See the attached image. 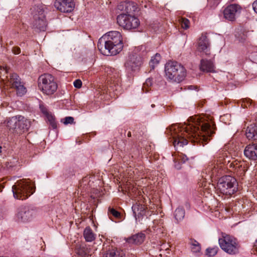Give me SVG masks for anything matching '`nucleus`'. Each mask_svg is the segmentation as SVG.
I'll return each instance as SVG.
<instances>
[{"mask_svg": "<svg viewBox=\"0 0 257 257\" xmlns=\"http://www.w3.org/2000/svg\"><path fill=\"white\" fill-rule=\"evenodd\" d=\"M41 110L42 112L43 113V111H48L47 110L46 108H41Z\"/></svg>", "mask_w": 257, "mask_h": 257, "instance_id": "44", "label": "nucleus"}, {"mask_svg": "<svg viewBox=\"0 0 257 257\" xmlns=\"http://www.w3.org/2000/svg\"><path fill=\"white\" fill-rule=\"evenodd\" d=\"M241 7L237 4H231L226 7L223 10V17L225 20L234 21L240 15Z\"/></svg>", "mask_w": 257, "mask_h": 257, "instance_id": "12", "label": "nucleus"}, {"mask_svg": "<svg viewBox=\"0 0 257 257\" xmlns=\"http://www.w3.org/2000/svg\"><path fill=\"white\" fill-rule=\"evenodd\" d=\"M197 50L202 55H208L210 54V43L205 35H202L198 42Z\"/></svg>", "mask_w": 257, "mask_h": 257, "instance_id": "16", "label": "nucleus"}, {"mask_svg": "<svg viewBox=\"0 0 257 257\" xmlns=\"http://www.w3.org/2000/svg\"><path fill=\"white\" fill-rule=\"evenodd\" d=\"M161 56L158 53H156L154 56L152 57L149 63L152 69H154L156 66L159 64L161 60Z\"/></svg>", "mask_w": 257, "mask_h": 257, "instance_id": "30", "label": "nucleus"}, {"mask_svg": "<svg viewBox=\"0 0 257 257\" xmlns=\"http://www.w3.org/2000/svg\"><path fill=\"white\" fill-rule=\"evenodd\" d=\"M246 136L249 140H257V124H252L247 127Z\"/></svg>", "mask_w": 257, "mask_h": 257, "instance_id": "24", "label": "nucleus"}, {"mask_svg": "<svg viewBox=\"0 0 257 257\" xmlns=\"http://www.w3.org/2000/svg\"><path fill=\"white\" fill-rule=\"evenodd\" d=\"M117 23L125 30H131L137 29L140 25L139 20L132 14L122 13L117 17Z\"/></svg>", "mask_w": 257, "mask_h": 257, "instance_id": "10", "label": "nucleus"}, {"mask_svg": "<svg viewBox=\"0 0 257 257\" xmlns=\"http://www.w3.org/2000/svg\"><path fill=\"white\" fill-rule=\"evenodd\" d=\"M185 210L183 207H179L174 211V215L177 222L182 221L185 216Z\"/></svg>", "mask_w": 257, "mask_h": 257, "instance_id": "28", "label": "nucleus"}, {"mask_svg": "<svg viewBox=\"0 0 257 257\" xmlns=\"http://www.w3.org/2000/svg\"><path fill=\"white\" fill-rule=\"evenodd\" d=\"M12 52L15 54H19L21 53V49L18 47H14L12 48Z\"/></svg>", "mask_w": 257, "mask_h": 257, "instance_id": "40", "label": "nucleus"}, {"mask_svg": "<svg viewBox=\"0 0 257 257\" xmlns=\"http://www.w3.org/2000/svg\"><path fill=\"white\" fill-rule=\"evenodd\" d=\"M118 9L123 11L124 14H132L136 11L137 7L133 2H124L120 3L118 6Z\"/></svg>", "mask_w": 257, "mask_h": 257, "instance_id": "18", "label": "nucleus"}, {"mask_svg": "<svg viewBox=\"0 0 257 257\" xmlns=\"http://www.w3.org/2000/svg\"><path fill=\"white\" fill-rule=\"evenodd\" d=\"M2 148L0 146V153L2 152Z\"/></svg>", "mask_w": 257, "mask_h": 257, "instance_id": "46", "label": "nucleus"}, {"mask_svg": "<svg viewBox=\"0 0 257 257\" xmlns=\"http://www.w3.org/2000/svg\"><path fill=\"white\" fill-rule=\"evenodd\" d=\"M191 250L193 252L197 253L199 252L201 250V246L200 244L195 240H191Z\"/></svg>", "mask_w": 257, "mask_h": 257, "instance_id": "32", "label": "nucleus"}, {"mask_svg": "<svg viewBox=\"0 0 257 257\" xmlns=\"http://www.w3.org/2000/svg\"><path fill=\"white\" fill-rule=\"evenodd\" d=\"M127 137H131V132H128V134H127Z\"/></svg>", "mask_w": 257, "mask_h": 257, "instance_id": "45", "label": "nucleus"}, {"mask_svg": "<svg viewBox=\"0 0 257 257\" xmlns=\"http://www.w3.org/2000/svg\"><path fill=\"white\" fill-rule=\"evenodd\" d=\"M83 236L87 242H92L95 240L96 234L89 227H86L83 231Z\"/></svg>", "mask_w": 257, "mask_h": 257, "instance_id": "25", "label": "nucleus"}, {"mask_svg": "<svg viewBox=\"0 0 257 257\" xmlns=\"http://www.w3.org/2000/svg\"><path fill=\"white\" fill-rule=\"evenodd\" d=\"M74 86L77 88H79L82 86V82L79 79H77L73 82Z\"/></svg>", "mask_w": 257, "mask_h": 257, "instance_id": "39", "label": "nucleus"}, {"mask_svg": "<svg viewBox=\"0 0 257 257\" xmlns=\"http://www.w3.org/2000/svg\"><path fill=\"white\" fill-rule=\"evenodd\" d=\"M178 160L181 162L184 163L188 159L185 155L181 154L178 155Z\"/></svg>", "mask_w": 257, "mask_h": 257, "instance_id": "38", "label": "nucleus"}, {"mask_svg": "<svg viewBox=\"0 0 257 257\" xmlns=\"http://www.w3.org/2000/svg\"><path fill=\"white\" fill-rule=\"evenodd\" d=\"M65 124H72L74 122V118L71 116H67L63 119L62 121Z\"/></svg>", "mask_w": 257, "mask_h": 257, "instance_id": "37", "label": "nucleus"}, {"mask_svg": "<svg viewBox=\"0 0 257 257\" xmlns=\"http://www.w3.org/2000/svg\"><path fill=\"white\" fill-rule=\"evenodd\" d=\"M252 6L254 12L257 14V0L252 3Z\"/></svg>", "mask_w": 257, "mask_h": 257, "instance_id": "41", "label": "nucleus"}, {"mask_svg": "<svg viewBox=\"0 0 257 257\" xmlns=\"http://www.w3.org/2000/svg\"><path fill=\"white\" fill-rule=\"evenodd\" d=\"M244 155L248 158L257 160V144H252L247 145L244 150Z\"/></svg>", "mask_w": 257, "mask_h": 257, "instance_id": "19", "label": "nucleus"}, {"mask_svg": "<svg viewBox=\"0 0 257 257\" xmlns=\"http://www.w3.org/2000/svg\"><path fill=\"white\" fill-rule=\"evenodd\" d=\"M10 83L12 88L16 89L17 94L19 96H23L26 93V88L24 86L19 76L16 73L10 75Z\"/></svg>", "mask_w": 257, "mask_h": 257, "instance_id": "13", "label": "nucleus"}, {"mask_svg": "<svg viewBox=\"0 0 257 257\" xmlns=\"http://www.w3.org/2000/svg\"><path fill=\"white\" fill-rule=\"evenodd\" d=\"M54 6L61 12L70 13L73 10L75 4L72 0H56Z\"/></svg>", "mask_w": 257, "mask_h": 257, "instance_id": "15", "label": "nucleus"}, {"mask_svg": "<svg viewBox=\"0 0 257 257\" xmlns=\"http://www.w3.org/2000/svg\"><path fill=\"white\" fill-rule=\"evenodd\" d=\"M143 62L142 58L137 54L132 55L125 63L126 68L130 71L138 70Z\"/></svg>", "mask_w": 257, "mask_h": 257, "instance_id": "14", "label": "nucleus"}, {"mask_svg": "<svg viewBox=\"0 0 257 257\" xmlns=\"http://www.w3.org/2000/svg\"><path fill=\"white\" fill-rule=\"evenodd\" d=\"M18 124V130H17V134H21L23 132L27 131L30 126V121L24 117V122H21Z\"/></svg>", "mask_w": 257, "mask_h": 257, "instance_id": "27", "label": "nucleus"}, {"mask_svg": "<svg viewBox=\"0 0 257 257\" xmlns=\"http://www.w3.org/2000/svg\"><path fill=\"white\" fill-rule=\"evenodd\" d=\"M153 84V79L152 78H148L146 80V82L144 83L143 87H142V90L145 92H147L149 91V87H151Z\"/></svg>", "mask_w": 257, "mask_h": 257, "instance_id": "33", "label": "nucleus"}, {"mask_svg": "<svg viewBox=\"0 0 257 257\" xmlns=\"http://www.w3.org/2000/svg\"><path fill=\"white\" fill-rule=\"evenodd\" d=\"M188 88L190 90H193L196 88V87L193 85H189L188 86Z\"/></svg>", "mask_w": 257, "mask_h": 257, "instance_id": "43", "label": "nucleus"}, {"mask_svg": "<svg viewBox=\"0 0 257 257\" xmlns=\"http://www.w3.org/2000/svg\"><path fill=\"white\" fill-rule=\"evenodd\" d=\"M200 69L201 71L207 72H215V67L212 61L202 59L201 60Z\"/></svg>", "mask_w": 257, "mask_h": 257, "instance_id": "22", "label": "nucleus"}, {"mask_svg": "<svg viewBox=\"0 0 257 257\" xmlns=\"http://www.w3.org/2000/svg\"><path fill=\"white\" fill-rule=\"evenodd\" d=\"M151 106H152V107H155V105H154V104H152Z\"/></svg>", "mask_w": 257, "mask_h": 257, "instance_id": "47", "label": "nucleus"}, {"mask_svg": "<svg viewBox=\"0 0 257 257\" xmlns=\"http://www.w3.org/2000/svg\"><path fill=\"white\" fill-rule=\"evenodd\" d=\"M24 117L22 115H17L10 118L7 123V126L10 130H13L17 133V130H18V124L21 122H24Z\"/></svg>", "mask_w": 257, "mask_h": 257, "instance_id": "20", "label": "nucleus"}, {"mask_svg": "<svg viewBox=\"0 0 257 257\" xmlns=\"http://www.w3.org/2000/svg\"><path fill=\"white\" fill-rule=\"evenodd\" d=\"M179 22L183 29H187L189 28L190 22L188 19L182 18L179 20Z\"/></svg>", "mask_w": 257, "mask_h": 257, "instance_id": "34", "label": "nucleus"}, {"mask_svg": "<svg viewBox=\"0 0 257 257\" xmlns=\"http://www.w3.org/2000/svg\"><path fill=\"white\" fill-rule=\"evenodd\" d=\"M231 166H232V172L238 178L243 179V177L245 175V171H246V167L243 163L235 162V163H231Z\"/></svg>", "mask_w": 257, "mask_h": 257, "instance_id": "17", "label": "nucleus"}, {"mask_svg": "<svg viewBox=\"0 0 257 257\" xmlns=\"http://www.w3.org/2000/svg\"><path fill=\"white\" fill-rule=\"evenodd\" d=\"M31 12L33 19V27L40 31H44L46 30L47 23L43 7L34 6L31 9Z\"/></svg>", "mask_w": 257, "mask_h": 257, "instance_id": "9", "label": "nucleus"}, {"mask_svg": "<svg viewBox=\"0 0 257 257\" xmlns=\"http://www.w3.org/2000/svg\"><path fill=\"white\" fill-rule=\"evenodd\" d=\"M120 86L118 83H115L113 82V83L111 82L110 83L109 86L107 87V90L109 93L111 92H113L116 95L118 94V93L119 92Z\"/></svg>", "mask_w": 257, "mask_h": 257, "instance_id": "31", "label": "nucleus"}, {"mask_svg": "<svg viewBox=\"0 0 257 257\" xmlns=\"http://www.w3.org/2000/svg\"><path fill=\"white\" fill-rule=\"evenodd\" d=\"M175 167H176L177 169H180V168H179V167H177L176 166H175Z\"/></svg>", "mask_w": 257, "mask_h": 257, "instance_id": "48", "label": "nucleus"}, {"mask_svg": "<svg viewBox=\"0 0 257 257\" xmlns=\"http://www.w3.org/2000/svg\"><path fill=\"white\" fill-rule=\"evenodd\" d=\"M145 238V234L140 233L136 234L127 238L126 241L131 244H140L144 241Z\"/></svg>", "mask_w": 257, "mask_h": 257, "instance_id": "23", "label": "nucleus"}, {"mask_svg": "<svg viewBox=\"0 0 257 257\" xmlns=\"http://www.w3.org/2000/svg\"><path fill=\"white\" fill-rule=\"evenodd\" d=\"M43 113L46 115L48 121L49 122L50 125L53 129H55L57 127V123L55 121L54 116L48 112V111H43Z\"/></svg>", "mask_w": 257, "mask_h": 257, "instance_id": "29", "label": "nucleus"}, {"mask_svg": "<svg viewBox=\"0 0 257 257\" xmlns=\"http://www.w3.org/2000/svg\"><path fill=\"white\" fill-rule=\"evenodd\" d=\"M218 243L220 248L228 254L234 255L239 252V244L232 236L222 233L221 237L218 239Z\"/></svg>", "mask_w": 257, "mask_h": 257, "instance_id": "5", "label": "nucleus"}, {"mask_svg": "<svg viewBox=\"0 0 257 257\" xmlns=\"http://www.w3.org/2000/svg\"><path fill=\"white\" fill-rule=\"evenodd\" d=\"M189 123L180 127L176 124L167 129L166 133L173 139L175 147H183L188 144L185 137L192 143L206 144L214 133L210 124L201 116L191 117L188 120Z\"/></svg>", "mask_w": 257, "mask_h": 257, "instance_id": "1", "label": "nucleus"}, {"mask_svg": "<svg viewBox=\"0 0 257 257\" xmlns=\"http://www.w3.org/2000/svg\"><path fill=\"white\" fill-rule=\"evenodd\" d=\"M36 215V211L26 206H21L18 209L16 219L19 222L31 221Z\"/></svg>", "mask_w": 257, "mask_h": 257, "instance_id": "11", "label": "nucleus"}, {"mask_svg": "<svg viewBox=\"0 0 257 257\" xmlns=\"http://www.w3.org/2000/svg\"><path fill=\"white\" fill-rule=\"evenodd\" d=\"M224 163L222 160H217V163L210 162L202 172V177L206 181L216 180L223 174V166Z\"/></svg>", "mask_w": 257, "mask_h": 257, "instance_id": "7", "label": "nucleus"}, {"mask_svg": "<svg viewBox=\"0 0 257 257\" xmlns=\"http://www.w3.org/2000/svg\"><path fill=\"white\" fill-rule=\"evenodd\" d=\"M108 213L112 214L113 216L116 218L119 217L120 215V213L113 208H109L108 209Z\"/></svg>", "mask_w": 257, "mask_h": 257, "instance_id": "36", "label": "nucleus"}, {"mask_svg": "<svg viewBox=\"0 0 257 257\" xmlns=\"http://www.w3.org/2000/svg\"><path fill=\"white\" fill-rule=\"evenodd\" d=\"M218 250V247L215 246L212 248H208L206 249V254L209 256H212L215 255Z\"/></svg>", "mask_w": 257, "mask_h": 257, "instance_id": "35", "label": "nucleus"}, {"mask_svg": "<svg viewBox=\"0 0 257 257\" xmlns=\"http://www.w3.org/2000/svg\"><path fill=\"white\" fill-rule=\"evenodd\" d=\"M124 253L120 249L112 248L105 253L103 257H124Z\"/></svg>", "mask_w": 257, "mask_h": 257, "instance_id": "26", "label": "nucleus"}, {"mask_svg": "<svg viewBox=\"0 0 257 257\" xmlns=\"http://www.w3.org/2000/svg\"><path fill=\"white\" fill-rule=\"evenodd\" d=\"M217 188L223 194L231 195L237 189L236 179L230 176L220 178L217 183Z\"/></svg>", "mask_w": 257, "mask_h": 257, "instance_id": "8", "label": "nucleus"}, {"mask_svg": "<svg viewBox=\"0 0 257 257\" xmlns=\"http://www.w3.org/2000/svg\"><path fill=\"white\" fill-rule=\"evenodd\" d=\"M14 196L17 199L25 200L32 195L34 190L32 183L28 180H20L13 186Z\"/></svg>", "mask_w": 257, "mask_h": 257, "instance_id": "4", "label": "nucleus"}, {"mask_svg": "<svg viewBox=\"0 0 257 257\" xmlns=\"http://www.w3.org/2000/svg\"><path fill=\"white\" fill-rule=\"evenodd\" d=\"M136 220L140 221V218L145 215L146 207L144 205L136 203L132 207Z\"/></svg>", "mask_w": 257, "mask_h": 257, "instance_id": "21", "label": "nucleus"}, {"mask_svg": "<svg viewBox=\"0 0 257 257\" xmlns=\"http://www.w3.org/2000/svg\"><path fill=\"white\" fill-rule=\"evenodd\" d=\"M165 75L167 79L172 82L179 83L186 76L184 67L176 61H169L165 65Z\"/></svg>", "mask_w": 257, "mask_h": 257, "instance_id": "3", "label": "nucleus"}, {"mask_svg": "<svg viewBox=\"0 0 257 257\" xmlns=\"http://www.w3.org/2000/svg\"><path fill=\"white\" fill-rule=\"evenodd\" d=\"M38 86L43 93L48 95L53 94L58 88L54 77L49 74H44L39 77Z\"/></svg>", "mask_w": 257, "mask_h": 257, "instance_id": "6", "label": "nucleus"}, {"mask_svg": "<svg viewBox=\"0 0 257 257\" xmlns=\"http://www.w3.org/2000/svg\"><path fill=\"white\" fill-rule=\"evenodd\" d=\"M253 249L254 251H255L257 252V240L255 241V242L254 243Z\"/></svg>", "mask_w": 257, "mask_h": 257, "instance_id": "42", "label": "nucleus"}, {"mask_svg": "<svg viewBox=\"0 0 257 257\" xmlns=\"http://www.w3.org/2000/svg\"><path fill=\"white\" fill-rule=\"evenodd\" d=\"M123 47L121 34L116 31H110L98 40L97 47L104 55H116L121 51Z\"/></svg>", "mask_w": 257, "mask_h": 257, "instance_id": "2", "label": "nucleus"}]
</instances>
